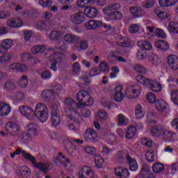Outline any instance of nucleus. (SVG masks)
I'll use <instances>...</instances> for the list:
<instances>
[{"label":"nucleus","mask_w":178,"mask_h":178,"mask_svg":"<svg viewBox=\"0 0 178 178\" xmlns=\"http://www.w3.org/2000/svg\"><path fill=\"white\" fill-rule=\"evenodd\" d=\"M18 111L22 116L28 120L38 119L40 123H45L49 119L48 106L44 103H38L34 108L27 105H22L19 107Z\"/></svg>","instance_id":"nucleus-1"},{"label":"nucleus","mask_w":178,"mask_h":178,"mask_svg":"<svg viewBox=\"0 0 178 178\" xmlns=\"http://www.w3.org/2000/svg\"><path fill=\"white\" fill-rule=\"evenodd\" d=\"M20 154L22 155L24 159H26V161H29V162L32 163L35 169H38V170H40V172H42L44 175H47V173H48V171L52 169V166H51V165L49 164H47L42 162L37 163V159H35V157L31 156V154H30L22 148H17V149H15V151H14L13 153H10V156L13 159L15 156L20 155Z\"/></svg>","instance_id":"nucleus-2"},{"label":"nucleus","mask_w":178,"mask_h":178,"mask_svg":"<svg viewBox=\"0 0 178 178\" xmlns=\"http://www.w3.org/2000/svg\"><path fill=\"white\" fill-rule=\"evenodd\" d=\"M67 128L73 131H77V130L80 129V125L83 122V118L80 113L74 109H69L67 111Z\"/></svg>","instance_id":"nucleus-3"},{"label":"nucleus","mask_w":178,"mask_h":178,"mask_svg":"<svg viewBox=\"0 0 178 178\" xmlns=\"http://www.w3.org/2000/svg\"><path fill=\"white\" fill-rule=\"evenodd\" d=\"M136 80L145 87H148L154 92H161L162 91V86L156 80L149 79L142 75H138Z\"/></svg>","instance_id":"nucleus-4"},{"label":"nucleus","mask_w":178,"mask_h":178,"mask_svg":"<svg viewBox=\"0 0 178 178\" xmlns=\"http://www.w3.org/2000/svg\"><path fill=\"white\" fill-rule=\"evenodd\" d=\"M76 99L77 101L76 106L78 108H86V106H91L94 102L90 92L86 90H80L76 95Z\"/></svg>","instance_id":"nucleus-5"},{"label":"nucleus","mask_w":178,"mask_h":178,"mask_svg":"<svg viewBox=\"0 0 178 178\" xmlns=\"http://www.w3.org/2000/svg\"><path fill=\"white\" fill-rule=\"evenodd\" d=\"M50 109L51 111V121L53 126L56 127L60 124V111H59V106L58 104H54L50 106Z\"/></svg>","instance_id":"nucleus-6"},{"label":"nucleus","mask_w":178,"mask_h":178,"mask_svg":"<svg viewBox=\"0 0 178 178\" xmlns=\"http://www.w3.org/2000/svg\"><path fill=\"white\" fill-rule=\"evenodd\" d=\"M70 22L74 26H80L86 22V17L83 13H76L70 15Z\"/></svg>","instance_id":"nucleus-7"},{"label":"nucleus","mask_w":178,"mask_h":178,"mask_svg":"<svg viewBox=\"0 0 178 178\" xmlns=\"http://www.w3.org/2000/svg\"><path fill=\"white\" fill-rule=\"evenodd\" d=\"M83 138L86 141L89 143H97L98 141V134L94 129L88 128L83 134Z\"/></svg>","instance_id":"nucleus-8"},{"label":"nucleus","mask_w":178,"mask_h":178,"mask_svg":"<svg viewBox=\"0 0 178 178\" xmlns=\"http://www.w3.org/2000/svg\"><path fill=\"white\" fill-rule=\"evenodd\" d=\"M62 56L63 54L60 53H54V54H51L49 57V60L51 62L50 69L53 70V72H56L58 70V62H62Z\"/></svg>","instance_id":"nucleus-9"},{"label":"nucleus","mask_w":178,"mask_h":178,"mask_svg":"<svg viewBox=\"0 0 178 178\" xmlns=\"http://www.w3.org/2000/svg\"><path fill=\"white\" fill-rule=\"evenodd\" d=\"M141 88H137L134 86H129L125 91V95L129 98V99H133L140 97V95H141Z\"/></svg>","instance_id":"nucleus-10"},{"label":"nucleus","mask_w":178,"mask_h":178,"mask_svg":"<svg viewBox=\"0 0 178 178\" xmlns=\"http://www.w3.org/2000/svg\"><path fill=\"white\" fill-rule=\"evenodd\" d=\"M54 162L56 165H62L63 168H70V170L67 169V170H73L74 167L72 165V163H70V160L66 159L62 153H58V157L56 159Z\"/></svg>","instance_id":"nucleus-11"},{"label":"nucleus","mask_w":178,"mask_h":178,"mask_svg":"<svg viewBox=\"0 0 178 178\" xmlns=\"http://www.w3.org/2000/svg\"><path fill=\"white\" fill-rule=\"evenodd\" d=\"M6 130L10 136H18L20 133L19 125L12 121L6 123Z\"/></svg>","instance_id":"nucleus-12"},{"label":"nucleus","mask_w":178,"mask_h":178,"mask_svg":"<svg viewBox=\"0 0 178 178\" xmlns=\"http://www.w3.org/2000/svg\"><path fill=\"white\" fill-rule=\"evenodd\" d=\"M7 26L11 27L12 29H20L24 25L23 19L20 17H13L10 18L6 22Z\"/></svg>","instance_id":"nucleus-13"},{"label":"nucleus","mask_w":178,"mask_h":178,"mask_svg":"<svg viewBox=\"0 0 178 178\" xmlns=\"http://www.w3.org/2000/svg\"><path fill=\"white\" fill-rule=\"evenodd\" d=\"M129 12L134 19H138L140 17H147V11L141 9L140 7H131Z\"/></svg>","instance_id":"nucleus-14"},{"label":"nucleus","mask_w":178,"mask_h":178,"mask_svg":"<svg viewBox=\"0 0 178 178\" xmlns=\"http://www.w3.org/2000/svg\"><path fill=\"white\" fill-rule=\"evenodd\" d=\"M167 63L171 70H178V57L177 55H169L167 57Z\"/></svg>","instance_id":"nucleus-15"},{"label":"nucleus","mask_w":178,"mask_h":178,"mask_svg":"<svg viewBox=\"0 0 178 178\" xmlns=\"http://www.w3.org/2000/svg\"><path fill=\"white\" fill-rule=\"evenodd\" d=\"M16 175L19 178H30L31 177V170L27 166L19 167L16 171Z\"/></svg>","instance_id":"nucleus-16"},{"label":"nucleus","mask_w":178,"mask_h":178,"mask_svg":"<svg viewBox=\"0 0 178 178\" xmlns=\"http://www.w3.org/2000/svg\"><path fill=\"white\" fill-rule=\"evenodd\" d=\"M165 127L161 124L155 125L151 129V134L153 137H161V136H165Z\"/></svg>","instance_id":"nucleus-17"},{"label":"nucleus","mask_w":178,"mask_h":178,"mask_svg":"<svg viewBox=\"0 0 178 178\" xmlns=\"http://www.w3.org/2000/svg\"><path fill=\"white\" fill-rule=\"evenodd\" d=\"M115 175L119 178H129L130 177V172L129 170L123 167H116L114 169Z\"/></svg>","instance_id":"nucleus-18"},{"label":"nucleus","mask_w":178,"mask_h":178,"mask_svg":"<svg viewBox=\"0 0 178 178\" xmlns=\"http://www.w3.org/2000/svg\"><path fill=\"white\" fill-rule=\"evenodd\" d=\"M9 70L25 73L27 71V65L19 63H13L8 65Z\"/></svg>","instance_id":"nucleus-19"},{"label":"nucleus","mask_w":178,"mask_h":178,"mask_svg":"<svg viewBox=\"0 0 178 178\" xmlns=\"http://www.w3.org/2000/svg\"><path fill=\"white\" fill-rule=\"evenodd\" d=\"M115 90L114 99L115 102H122L124 101L126 95L123 93V86H118L115 87Z\"/></svg>","instance_id":"nucleus-20"},{"label":"nucleus","mask_w":178,"mask_h":178,"mask_svg":"<svg viewBox=\"0 0 178 178\" xmlns=\"http://www.w3.org/2000/svg\"><path fill=\"white\" fill-rule=\"evenodd\" d=\"M102 26V22L90 19L85 23V27L88 30H96V29H99Z\"/></svg>","instance_id":"nucleus-21"},{"label":"nucleus","mask_w":178,"mask_h":178,"mask_svg":"<svg viewBox=\"0 0 178 178\" xmlns=\"http://www.w3.org/2000/svg\"><path fill=\"white\" fill-rule=\"evenodd\" d=\"M12 112V107L6 102H0V116H8Z\"/></svg>","instance_id":"nucleus-22"},{"label":"nucleus","mask_w":178,"mask_h":178,"mask_svg":"<svg viewBox=\"0 0 178 178\" xmlns=\"http://www.w3.org/2000/svg\"><path fill=\"white\" fill-rule=\"evenodd\" d=\"M95 168L96 169H104L106 165V162H105V159L101 155H96L94 159Z\"/></svg>","instance_id":"nucleus-23"},{"label":"nucleus","mask_w":178,"mask_h":178,"mask_svg":"<svg viewBox=\"0 0 178 178\" xmlns=\"http://www.w3.org/2000/svg\"><path fill=\"white\" fill-rule=\"evenodd\" d=\"M84 176H94L92 169L88 166L82 167L79 172V178H86Z\"/></svg>","instance_id":"nucleus-24"},{"label":"nucleus","mask_w":178,"mask_h":178,"mask_svg":"<svg viewBox=\"0 0 178 178\" xmlns=\"http://www.w3.org/2000/svg\"><path fill=\"white\" fill-rule=\"evenodd\" d=\"M63 41L67 44H76V42H79V41H80V38L78 35L66 33L63 36Z\"/></svg>","instance_id":"nucleus-25"},{"label":"nucleus","mask_w":178,"mask_h":178,"mask_svg":"<svg viewBox=\"0 0 178 178\" xmlns=\"http://www.w3.org/2000/svg\"><path fill=\"white\" fill-rule=\"evenodd\" d=\"M83 13L90 19H95L98 16V9L92 7H86Z\"/></svg>","instance_id":"nucleus-26"},{"label":"nucleus","mask_w":178,"mask_h":178,"mask_svg":"<svg viewBox=\"0 0 178 178\" xmlns=\"http://www.w3.org/2000/svg\"><path fill=\"white\" fill-rule=\"evenodd\" d=\"M127 162L131 172H137L138 170V163H137L136 159L131 158L130 156H127Z\"/></svg>","instance_id":"nucleus-27"},{"label":"nucleus","mask_w":178,"mask_h":178,"mask_svg":"<svg viewBox=\"0 0 178 178\" xmlns=\"http://www.w3.org/2000/svg\"><path fill=\"white\" fill-rule=\"evenodd\" d=\"M154 105L156 111L160 112V113H162V112L168 108V103L163 99L156 100Z\"/></svg>","instance_id":"nucleus-28"},{"label":"nucleus","mask_w":178,"mask_h":178,"mask_svg":"<svg viewBox=\"0 0 178 178\" xmlns=\"http://www.w3.org/2000/svg\"><path fill=\"white\" fill-rule=\"evenodd\" d=\"M116 120L118 126H127L130 123V120L122 113H119L117 115Z\"/></svg>","instance_id":"nucleus-29"},{"label":"nucleus","mask_w":178,"mask_h":178,"mask_svg":"<svg viewBox=\"0 0 178 178\" xmlns=\"http://www.w3.org/2000/svg\"><path fill=\"white\" fill-rule=\"evenodd\" d=\"M154 13L161 20H166L170 17V14L166 11H161L159 7L154 9Z\"/></svg>","instance_id":"nucleus-30"},{"label":"nucleus","mask_w":178,"mask_h":178,"mask_svg":"<svg viewBox=\"0 0 178 178\" xmlns=\"http://www.w3.org/2000/svg\"><path fill=\"white\" fill-rule=\"evenodd\" d=\"M154 47L161 51H168L169 49V43L165 40H159L154 42Z\"/></svg>","instance_id":"nucleus-31"},{"label":"nucleus","mask_w":178,"mask_h":178,"mask_svg":"<svg viewBox=\"0 0 178 178\" xmlns=\"http://www.w3.org/2000/svg\"><path fill=\"white\" fill-rule=\"evenodd\" d=\"M136 134L137 127H136L134 125H131L127 130L125 137L127 138V140H131V138H134Z\"/></svg>","instance_id":"nucleus-32"},{"label":"nucleus","mask_w":178,"mask_h":178,"mask_svg":"<svg viewBox=\"0 0 178 178\" xmlns=\"http://www.w3.org/2000/svg\"><path fill=\"white\" fill-rule=\"evenodd\" d=\"M62 37H63V32L56 30L52 31L49 35V38L51 41H58Z\"/></svg>","instance_id":"nucleus-33"},{"label":"nucleus","mask_w":178,"mask_h":178,"mask_svg":"<svg viewBox=\"0 0 178 178\" xmlns=\"http://www.w3.org/2000/svg\"><path fill=\"white\" fill-rule=\"evenodd\" d=\"M138 45L140 49H145V51H151L152 49V44L149 41L140 40L138 42Z\"/></svg>","instance_id":"nucleus-34"},{"label":"nucleus","mask_w":178,"mask_h":178,"mask_svg":"<svg viewBox=\"0 0 178 178\" xmlns=\"http://www.w3.org/2000/svg\"><path fill=\"white\" fill-rule=\"evenodd\" d=\"M178 0H159L160 6L163 8H170V6H175L177 3Z\"/></svg>","instance_id":"nucleus-35"},{"label":"nucleus","mask_w":178,"mask_h":178,"mask_svg":"<svg viewBox=\"0 0 178 178\" xmlns=\"http://www.w3.org/2000/svg\"><path fill=\"white\" fill-rule=\"evenodd\" d=\"M13 44L14 42L12 39H6L1 42V47L3 48V49L8 51V49H10L12 47H13Z\"/></svg>","instance_id":"nucleus-36"},{"label":"nucleus","mask_w":178,"mask_h":178,"mask_svg":"<svg viewBox=\"0 0 178 178\" xmlns=\"http://www.w3.org/2000/svg\"><path fill=\"white\" fill-rule=\"evenodd\" d=\"M32 54L36 55V54H42L47 51V47L44 45L33 46L31 49Z\"/></svg>","instance_id":"nucleus-37"},{"label":"nucleus","mask_w":178,"mask_h":178,"mask_svg":"<svg viewBox=\"0 0 178 178\" xmlns=\"http://www.w3.org/2000/svg\"><path fill=\"white\" fill-rule=\"evenodd\" d=\"M27 131L30 133H33L35 136H37L38 131V124L34 122H31L27 126Z\"/></svg>","instance_id":"nucleus-38"},{"label":"nucleus","mask_w":178,"mask_h":178,"mask_svg":"<svg viewBox=\"0 0 178 178\" xmlns=\"http://www.w3.org/2000/svg\"><path fill=\"white\" fill-rule=\"evenodd\" d=\"M135 115L137 119H141L145 115V111L143 109V107L140 105H138L135 109Z\"/></svg>","instance_id":"nucleus-39"},{"label":"nucleus","mask_w":178,"mask_h":178,"mask_svg":"<svg viewBox=\"0 0 178 178\" xmlns=\"http://www.w3.org/2000/svg\"><path fill=\"white\" fill-rule=\"evenodd\" d=\"M168 30L170 33H172V34H178V22H170Z\"/></svg>","instance_id":"nucleus-40"},{"label":"nucleus","mask_w":178,"mask_h":178,"mask_svg":"<svg viewBox=\"0 0 178 178\" xmlns=\"http://www.w3.org/2000/svg\"><path fill=\"white\" fill-rule=\"evenodd\" d=\"M149 60L153 66H159V65H161V59L155 54H151L149 57Z\"/></svg>","instance_id":"nucleus-41"},{"label":"nucleus","mask_w":178,"mask_h":178,"mask_svg":"<svg viewBox=\"0 0 178 178\" xmlns=\"http://www.w3.org/2000/svg\"><path fill=\"white\" fill-rule=\"evenodd\" d=\"M152 170L154 173H161L165 170V166L161 163H155L152 166Z\"/></svg>","instance_id":"nucleus-42"},{"label":"nucleus","mask_w":178,"mask_h":178,"mask_svg":"<svg viewBox=\"0 0 178 178\" xmlns=\"http://www.w3.org/2000/svg\"><path fill=\"white\" fill-rule=\"evenodd\" d=\"M18 86L22 88H26L29 86V77L27 76H22L18 81Z\"/></svg>","instance_id":"nucleus-43"},{"label":"nucleus","mask_w":178,"mask_h":178,"mask_svg":"<svg viewBox=\"0 0 178 178\" xmlns=\"http://www.w3.org/2000/svg\"><path fill=\"white\" fill-rule=\"evenodd\" d=\"M131 42L129 38H122L118 40V45L120 47H130Z\"/></svg>","instance_id":"nucleus-44"},{"label":"nucleus","mask_w":178,"mask_h":178,"mask_svg":"<svg viewBox=\"0 0 178 178\" xmlns=\"http://www.w3.org/2000/svg\"><path fill=\"white\" fill-rule=\"evenodd\" d=\"M54 95H55V92L51 90H44L41 94L42 99H51Z\"/></svg>","instance_id":"nucleus-45"},{"label":"nucleus","mask_w":178,"mask_h":178,"mask_svg":"<svg viewBox=\"0 0 178 178\" xmlns=\"http://www.w3.org/2000/svg\"><path fill=\"white\" fill-rule=\"evenodd\" d=\"M136 56L139 60H143L148 56V52L145 49H140L138 50Z\"/></svg>","instance_id":"nucleus-46"},{"label":"nucleus","mask_w":178,"mask_h":178,"mask_svg":"<svg viewBox=\"0 0 178 178\" xmlns=\"http://www.w3.org/2000/svg\"><path fill=\"white\" fill-rule=\"evenodd\" d=\"M95 0H76V5L79 8H86L88 3H92Z\"/></svg>","instance_id":"nucleus-47"},{"label":"nucleus","mask_w":178,"mask_h":178,"mask_svg":"<svg viewBox=\"0 0 178 178\" xmlns=\"http://www.w3.org/2000/svg\"><path fill=\"white\" fill-rule=\"evenodd\" d=\"M154 5L155 0H145L142 3V6L145 8V9H149L151 8H154Z\"/></svg>","instance_id":"nucleus-48"},{"label":"nucleus","mask_w":178,"mask_h":178,"mask_svg":"<svg viewBox=\"0 0 178 178\" xmlns=\"http://www.w3.org/2000/svg\"><path fill=\"white\" fill-rule=\"evenodd\" d=\"M118 9H120V3H115L110 4L108 7L103 10V12L105 13L106 10H118Z\"/></svg>","instance_id":"nucleus-49"},{"label":"nucleus","mask_w":178,"mask_h":178,"mask_svg":"<svg viewBox=\"0 0 178 178\" xmlns=\"http://www.w3.org/2000/svg\"><path fill=\"white\" fill-rule=\"evenodd\" d=\"M128 30L131 34H136L140 30V25L138 24H131Z\"/></svg>","instance_id":"nucleus-50"},{"label":"nucleus","mask_w":178,"mask_h":178,"mask_svg":"<svg viewBox=\"0 0 178 178\" xmlns=\"http://www.w3.org/2000/svg\"><path fill=\"white\" fill-rule=\"evenodd\" d=\"M12 60V56L9 54H5L0 56L1 63H8Z\"/></svg>","instance_id":"nucleus-51"},{"label":"nucleus","mask_w":178,"mask_h":178,"mask_svg":"<svg viewBox=\"0 0 178 178\" xmlns=\"http://www.w3.org/2000/svg\"><path fill=\"white\" fill-rule=\"evenodd\" d=\"M170 98L175 105H178V90H172L170 94Z\"/></svg>","instance_id":"nucleus-52"},{"label":"nucleus","mask_w":178,"mask_h":178,"mask_svg":"<svg viewBox=\"0 0 178 178\" xmlns=\"http://www.w3.org/2000/svg\"><path fill=\"white\" fill-rule=\"evenodd\" d=\"M145 158L148 162H154L155 161V153L154 151H148L145 153Z\"/></svg>","instance_id":"nucleus-53"},{"label":"nucleus","mask_w":178,"mask_h":178,"mask_svg":"<svg viewBox=\"0 0 178 178\" xmlns=\"http://www.w3.org/2000/svg\"><path fill=\"white\" fill-rule=\"evenodd\" d=\"M83 151H85L88 155H95V154H97V149L91 146H87L84 147Z\"/></svg>","instance_id":"nucleus-54"},{"label":"nucleus","mask_w":178,"mask_h":178,"mask_svg":"<svg viewBox=\"0 0 178 178\" xmlns=\"http://www.w3.org/2000/svg\"><path fill=\"white\" fill-rule=\"evenodd\" d=\"M97 118L99 120H107L108 119V113H106V111L104 110H100L97 113Z\"/></svg>","instance_id":"nucleus-55"},{"label":"nucleus","mask_w":178,"mask_h":178,"mask_svg":"<svg viewBox=\"0 0 178 178\" xmlns=\"http://www.w3.org/2000/svg\"><path fill=\"white\" fill-rule=\"evenodd\" d=\"M146 98L149 104H155L156 101V95L151 92L147 94Z\"/></svg>","instance_id":"nucleus-56"},{"label":"nucleus","mask_w":178,"mask_h":178,"mask_svg":"<svg viewBox=\"0 0 178 178\" xmlns=\"http://www.w3.org/2000/svg\"><path fill=\"white\" fill-rule=\"evenodd\" d=\"M154 34L156 37H158L159 38H166V33H165V31L163 29H156L154 31Z\"/></svg>","instance_id":"nucleus-57"},{"label":"nucleus","mask_w":178,"mask_h":178,"mask_svg":"<svg viewBox=\"0 0 178 178\" xmlns=\"http://www.w3.org/2000/svg\"><path fill=\"white\" fill-rule=\"evenodd\" d=\"M110 55H111V56H112V58H116L117 60H118V62H126V60H124V58H123V57H122V56L117 57L118 55H120V51H111Z\"/></svg>","instance_id":"nucleus-58"},{"label":"nucleus","mask_w":178,"mask_h":178,"mask_svg":"<svg viewBox=\"0 0 178 178\" xmlns=\"http://www.w3.org/2000/svg\"><path fill=\"white\" fill-rule=\"evenodd\" d=\"M100 72H104V73H108L109 72V65L105 61H102L99 65Z\"/></svg>","instance_id":"nucleus-59"},{"label":"nucleus","mask_w":178,"mask_h":178,"mask_svg":"<svg viewBox=\"0 0 178 178\" xmlns=\"http://www.w3.org/2000/svg\"><path fill=\"white\" fill-rule=\"evenodd\" d=\"M39 5L42 8H49L52 6V0H39Z\"/></svg>","instance_id":"nucleus-60"},{"label":"nucleus","mask_w":178,"mask_h":178,"mask_svg":"<svg viewBox=\"0 0 178 178\" xmlns=\"http://www.w3.org/2000/svg\"><path fill=\"white\" fill-rule=\"evenodd\" d=\"M116 140L115 136L112 134H108L106 135V141L108 144H113Z\"/></svg>","instance_id":"nucleus-61"},{"label":"nucleus","mask_w":178,"mask_h":178,"mask_svg":"<svg viewBox=\"0 0 178 178\" xmlns=\"http://www.w3.org/2000/svg\"><path fill=\"white\" fill-rule=\"evenodd\" d=\"M141 144L142 145H145V147L151 148V147H152V140H148L147 138H144L141 140Z\"/></svg>","instance_id":"nucleus-62"},{"label":"nucleus","mask_w":178,"mask_h":178,"mask_svg":"<svg viewBox=\"0 0 178 178\" xmlns=\"http://www.w3.org/2000/svg\"><path fill=\"white\" fill-rule=\"evenodd\" d=\"M36 29L40 31H42L47 29V24H45V21H40L36 24Z\"/></svg>","instance_id":"nucleus-63"},{"label":"nucleus","mask_w":178,"mask_h":178,"mask_svg":"<svg viewBox=\"0 0 178 178\" xmlns=\"http://www.w3.org/2000/svg\"><path fill=\"white\" fill-rule=\"evenodd\" d=\"M33 35H34V32L31 30L26 31L24 33V39L26 40V41H29V40H30V38H31V37H33Z\"/></svg>","instance_id":"nucleus-64"}]
</instances>
